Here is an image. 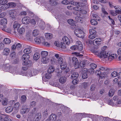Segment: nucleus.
Instances as JSON below:
<instances>
[{
    "label": "nucleus",
    "instance_id": "obj_4",
    "mask_svg": "<svg viewBox=\"0 0 121 121\" xmlns=\"http://www.w3.org/2000/svg\"><path fill=\"white\" fill-rule=\"evenodd\" d=\"M18 13L19 12L17 9L11 10L9 12L11 16L13 18H15L16 16Z\"/></svg>",
    "mask_w": 121,
    "mask_h": 121
},
{
    "label": "nucleus",
    "instance_id": "obj_8",
    "mask_svg": "<svg viewBox=\"0 0 121 121\" xmlns=\"http://www.w3.org/2000/svg\"><path fill=\"white\" fill-rule=\"evenodd\" d=\"M44 39L42 37H36L35 39V42L37 43H42L44 41Z\"/></svg>",
    "mask_w": 121,
    "mask_h": 121
},
{
    "label": "nucleus",
    "instance_id": "obj_45",
    "mask_svg": "<svg viewBox=\"0 0 121 121\" xmlns=\"http://www.w3.org/2000/svg\"><path fill=\"white\" fill-rule=\"evenodd\" d=\"M88 82H84L82 84V86L84 88L86 89L88 86Z\"/></svg>",
    "mask_w": 121,
    "mask_h": 121
},
{
    "label": "nucleus",
    "instance_id": "obj_17",
    "mask_svg": "<svg viewBox=\"0 0 121 121\" xmlns=\"http://www.w3.org/2000/svg\"><path fill=\"white\" fill-rule=\"evenodd\" d=\"M49 61V58L47 57L42 58L41 59V62L43 64H46L48 63Z\"/></svg>",
    "mask_w": 121,
    "mask_h": 121
},
{
    "label": "nucleus",
    "instance_id": "obj_5",
    "mask_svg": "<svg viewBox=\"0 0 121 121\" xmlns=\"http://www.w3.org/2000/svg\"><path fill=\"white\" fill-rule=\"evenodd\" d=\"M72 63L74 64V66L75 69L78 68V62L77 58L75 57H73L72 58Z\"/></svg>",
    "mask_w": 121,
    "mask_h": 121
},
{
    "label": "nucleus",
    "instance_id": "obj_1",
    "mask_svg": "<svg viewBox=\"0 0 121 121\" xmlns=\"http://www.w3.org/2000/svg\"><path fill=\"white\" fill-rule=\"evenodd\" d=\"M70 3L73 5H77L75 7V9L76 10L78 9V10H81V8H82V7H83L84 5V4L82 2H77L74 1H71Z\"/></svg>",
    "mask_w": 121,
    "mask_h": 121
},
{
    "label": "nucleus",
    "instance_id": "obj_42",
    "mask_svg": "<svg viewBox=\"0 0 121 121\" xmlns=\"http://www.w3.org/2000/svg\"><path fill=\"white\" fill-rule=\"evenodd\" d=\"M26 99V97L25 95H22L21 98V102L22 103H24Z\"/></svg>",
    "mask_w": 121,
    "mask_h": 121
},
{
    "label": "nucleus",
    "instance_id": "obj_3",
    "mask_svg": "<svg viewBox=\"0 0 121 121\" xmlns=\"http://www.w3.org/2000/svg\"><path fill=\"white\" fill-rule=\"evenodd\" d=\"M42 115L40 113H39L36 114L30 120V121H39L41 119Z\"/></svg>",
    "mask_w": 121,
    "mask_h": 121
},
{
    "label": "nucleus",
    "instance_id": "obj_7",
    "mask_svg": "<svg viewBox=\"0 0 121 121\" xmlns=\"http://www.w3.org/2000/svg\"><path fill=\"white\" fill-rule=\"evenodd\" d=\"M102 41V39L100 38L96 39L93 41V44L95 46H98L100 44L101 42Z\"/></svg>",
    "mask_w": 121,
    "mask_h": 121
},
{
    "label": "nucleus",
    "instance_id": "obj_49",
    "mask_svg": "<svg viewBox=\"0 0 121 121\" xmlns=\"http://www.w3.org/2000/svg\"><path fill=\"white\" fill-rule=\"evenodd\" d=\"M75 20L78 22H82V19L80 17L76 16L75 18Z\"/></svg>",
    "mask_w": 121,
    "mask_h": 121
},
{
    "label": "nucleus",
    "instance_id": "obj_43",
    "mask_svg": "<svg viewBox=\"0 0 121 121\" xmlns=\"http://www.w3.org/2000/svg\"><path fill=\"white\" fill-rule=\"evenodd\" d=\"M2 29V30L8 33H10L11 32V30L10 29L7 28L6 26H4V27Z\"/></svg>",
    "mask_w": 121,
    "mask_h": 121
},
{
    "label": "nucleus",
    "instance_id": "obj_47",
    "mask_svg": "<svg viewBox=\"0 0 121 121\" xmlns=\"http://www.w3.org/2000/svg\"><path fill=\"white\" fill-rule=\"evenodd\" d=\"M65 43H63V42H61L60 44L59 47H60L63 49H64L66 48V47L65 46Z\"/></svg>",
    "mask_w": 121,
    "mask_h": 121
},
{
    "label": "nucleus",
    "instance_id": "obj_51",
    "mask_svg": "<svg viewBox=\"0 0 121 121\" xmlns=\"http://www.w3.org/2000/svg\"><path fill=\"white\" fill-rule=\"evenodd\" d=\"M107 74L105 73H101L99 75V77H100L101 78H103L106 77Z\"/></svg>",
    "mask_w": 121,
    "mask_h": 121
},
{
    "label": "nucleus",
    "instance_id": "obj_35",
    "mask_svg": "<svg viewBox=\"0 0 121 121\" xmlns=\"http://www.w3.org/2000/svg\"><path fill=\"white\" fill-rule=\"evenodd\" d=\"M55 69L53 66H50L48 69V71L50 73H52L54 72Z\"/></svg>",
    "mask_w": 121,
    "mask_h": 121
},
{
    "label": "nucleus",
    "instance_id": "obj_38",
    "mask_svg": "<svg viewBox=\"0 0 121 121\" xmlns=\"http://www.w3.org/2000/svg\"><path fill=\"white\" fill-rule=\"evenodd\" d=\"M114 90L113 89H111L108 93V95L109 96H112L114 95Z\"/></svg>",
    "mask_w": 121,
    "mask_h": 121
},
{
    "label": "nucleus",
    "instance_id": "obj_63",
    "mask_svg": "<svg viewBox=\"0 0 121 121\" xmlns=\"http://www.w3.org/2000/svg\"><path fill=\"white\" fill-rule=\"evenodd\" d=\"M30 62L28 60H24L22 63V65H26L28 64V62Z\"/></svg>",
    "mask_w": 121,
    "mask_h": 121
},
{
    "label": "nucleus",
    "instance_id": "obj_32",
    "mask_svg": "<svg viewBox=\"0 0 121 121\" xmlns=\"http://www.w3.org/2000/svg\"><path fill=\"white\" fill-rule=\"evenodd\" d=\"M78 68L80 67H83L85 65V62L83 61H81L79 63H78Z\"/></svg>",
    "mask_w": 121,
    "mask_h": 121
},
{
    "label": "nucleus",
    "instance_id": "obj_13",
    "mask_svg": "<svg viewBox=\"0 0 121 121\" xmlns=\"http://www.w3.org/2000/svg\"><path fill=\"white\" fill-rule=\"evenodd\" d=\"M7 20L5 18H4L1 19L0 21V24L3 26V27H4V26H6V25L7 23Z\"/></svg>",
    "mask_w": 121,
    "mask_h": 121
},
{
    "label": "nucleus",
    "instance_id": "obj_18",
    "mask_svg": "<svg viewBox=\"0 0 121 121\" xmlns=\"http://www.w3.org/2000/svg\"><path fill=\"white\" fill-rule=\"evenodd\" d=\"M20 104L19 103H15L13 106V108L15 110V112H17L18 111V109L20 107Z\"/></svg>",
    "mask_w": 121,
    "mask_h": 121
},
{
    "label": "nucleus",
    "instance_id": "obj_20",
    "mask_svg": "<svg viewBox=\"0 0 121 121\" xmlns=\"http://www.w3.org/2000/svg\"><path fill=\"white\" fill-rule=\"evenodd\" d=\"M40 56V53L38 52H36L34 55L33 58L35 60H37L39 58Z\"/></svg>",
    "mask_w": 121,
    "mask_h": 121
},
{
    "label": "nucleus",
    "instance_id": "obj_40",
    "mask_svg": "<svg viewBox=\"0 0 121 121\" xmlns=\"http://www.w3.org/2000/svg\"><path fill=\"white\" fill-rule=\"evenodd\" d=\"M68 23L72 25H73L75 24V21L71 19H70L68 20Z\"/></svg>",
    "mask_w": 121,
    "mask_h": 121
},
{
    "label": "nucleus",
    "instance_id": "obj_39",
    "mask_svg": "<svg viewBox=\"0 0 121 121\" xmlns=\"http://www.w3.org/2000/svg\"><path fill=\"white\" fill-rule=\"evenodd\" d=\"M51 73H50L48 72L45 75V78L47 79H49L52 76V75L51 74Z\"/></svg>",
    "mask_w": 121,
    "mask_h": 121
},
{
    "label": "nucleus",
    "instance_id": "obj_58",
    "mask_svg": "<svg viewBox=\"0 0 121 121\" xmlns=\"http://www.w3.org/2000/svg\"><path fill=\"white\" fill-rule=\"evenodd\" d=\"M78 81L76 78H74L72 81V83L74 85L78 83Z\"/></svg>",
    "mask_w": 121,
    "mask_h": 121
},
{
    "label": "nucleus",
    "instance_id": "obj_55",
    "mask_svg": "<svg viewBox=\"0 0 121 121\" xmlns=\"http://www.w3.org/2000/svg\"><path fill=\"white\" fill-rule=\"evenodd\" d=\"M42 43L43 45L46 47H49L50 45V43L48 42H45L44 40V41Z\"/></svg>",
    "mask_w": 121,
    "mask_h": 121
},
{
    "label": "nucleus",
    "instance_id": "obj_22",
    "mask_svg": "<svg viewBox=\"0 0 121 121\" xmlns=\"http://www.w3.org/2000/svg\"><path fill=\"white\" fill-rule=\"evenodd\" d=\"M66 78L65 77H60L59 79V82L62 84L65 83L66 81Z\"/></svg>",
    "mask_w": 121,
    "mask_h": 121
},
{
    "label": "nucleus",
    "instance_id": "obj_19",
    "mask_svg": "<svg viewBox=\"0 0 121 121\" xmlns=\"http://www.w3.org/2000/svg\"><path fill=\"white\" fill-rule=\"evenodd\" d=\"M56 116L54 114H52L50 115L49 117L50 121H55L56 119Z\"/></svg>",
    "mask_w": 121,
    "mask_h": 121
},
{
    "label": "nucleus",
    "instance_id": "obj_62",
    "mask_svg": "<svg viewBox=\"0 0 121 121\" xmlns=\"http://www.w3.org/2000/svg\"><path fill=\"white\" fill-rule=\"evenodd\" d=\"M8 1V0H2L1 2L0 3V4L1 5L6 4Z\"/></svg>",
    "mask_w": 121,
    "mask_h": 121
},
{
    "label": "nucleus",
    "instance_id": "obj_64",
    "mask_svg": "<svg viewBox=\"0 0 121 121\" xmlns=\"http://www.w3.org/2000/svg\"><path fill=\"white\" fill-rule=\"evenodd\" d=\"M30 22L32 24L34 25H35L36 23V20L34 19H32L30 20Z\"/></svg>",
    "mask_w": 121,
    "mask_h": 121
},
{
    "label": "nucleus",
    "instance_id": "obj_34",
    "mask_svg": "<svg viewBox=\"0 0 121 121\" xmlns=\"http://www.w3.org/2000/svg\"><path fill=\"white\" fill-rule=\"evenodd\" d=\"M67 65L66 64L65 62H64L60 65V67L62 69H65Z\"/></svg>",
    "mask_w": 121,
    "mask_h": 121
},
{
    "label": "nucleus",
    "instance_id": "obj_14",
    "mask_svg": "<svg viewBox=\"0 0 121 121\" xmlns=\"http://www.w3.org/2000/svg\"><path fill=\"white\" fill-rule=\"evenodd\" d=\"M25 26H24L20 28L17 29L18 32L20 34H22L25 32Z\"/></svg>",
    "mask_w": 121,
    "mask_h": 121
},
{
    "label": "nucleus",
    "instance_id": "obj_50",
    "mask_svg": "<svg viewBox=\"0 0 121 121\" xmlns=\"http://www.w3.org/2000/svg\"><path fill=\"white\" fill-rule=\"evenodd\" d=\"M78 45H74L70 47V48L72 50H75L78 49Z\"/></svg>",
    "mask_w": 121,
    "mask_h": 121
},
{
    "label": "nucleus",
    "instance_id": "obj_56",
    "mask_svg": "<svg viewBox=\"0 0 121 121\" xmlns=\"http://www.w3.org/2000/svg\"><path fill=\"white\" fill-rule=\"evenodd\" d=\"M90 67L93 69H95L97 67V65L94 63L91 64L90 65Z\"/></svg>",
    "mask_w": 121,
    "mask_h": 121
},
{
    "label": "nucleus",
    "instance_id": "obj_6",
    "mask_svg": "<svg viewBox=\"0 0 121 121\" xmlns=\"http://www.w3.org/2000/svg\"><path fill=\"white\" fill-rule=\"evenodd\" d=\"M22 23L24 24H27L30 22V18L28 17H24L22 19Z\"/></svg>",
    "mask_w": 121,
    "mask_h": 121
},
{
    "label": "nucleus",
    "instance_id": "obj_30",
    "mask_svg": "<svg viewBox=\"0 0 121 121\" xmlns=\"http://www.w3.org/2000/svg\"><path fill=\"white\" fill-rule=\"evenodd\" d=\"M20 25L18 22L15 21L13 23V27L14 28H18L20 27Z\"/></svg>",
    "mask_w": 121,
    "mask_h": 121
},
{
    "label": "nucleus",
    "instance_id": "obj_53",
    "mask_svg": "<svg viewBox=\"0 0 121 121\" xmlns=\"http://www.w3.org/2000/svg\"><path fill=\"white\" fill-rule=\"evenodd\" d=\"M89 32L90 34L96 35V31L94 30L93 29H90L89 30Z\"/></svg>",
    "mask_w": 121,
    "mask_h": 121
},
{
    "label": "nucleus",
    "instance_id": "obj_27",
    "mask_svg": "<svg viewBox=\"0 0 121 121\" xmlns=\"http://www.w3.org/2000/svg\"><path fill=\"white\" fill-rule=\"evenodd\" d=\"M45 36L46 38L48 39H50L52 37V35L50 33H46L45 34Z\"/></svg>",
    "mask_w": 121,
    "mask_h": 121
},
{
    "label": "nucleus",
    "instance_id": "obj_31",
    "mask_svg": "<svg viewBox=\"0 0 121 121\" xmlns=\"http://www.w3.org/2000/svg\"><path fill=\"white\" fill-rule=\"evenodd\" d=\"M2 5V6H1L0 7V9L1 11L5 10L8 8L7 4H6L3 5Z\"/></svg>",
    "mask_w": 121,
    "mask_h": 121
},
{
    "label": "nucleus",
    "instance_id": "obj_59",
    "mask_svg": "<svg viewBox=\"0 0 121 121\" xmlns=\"http://www.w3.org/2000/svg\"><path fill=\"white\" fill-rule=\"evenodd\" d=\"M111 75L112 77H115L117 76V72L116 71H114L112 72L111 74Z\"/></svg>",
    "mask_w": 121,
    "mask_h": 121
},
{
    "label": "nucleus",
    "instance_id": "obj_28",
    "mask_svg": "<svg viewBox=\"0 0 121 121\" xmlns=\"http://www.w3.org/2000/svg\"><path fill=\"white\" fill-rule=\"evenodd\" d=\"M64 61L63 59L60 57H59L57 60V62H56V64H61Z\"/></svg>",
    "mask_w": 121,
    "mask_h": 121
},
{
    "label": "nucleus",
    "instance_id": "obj_54",
    "mask_svg": "<svg viewBox=\"0 0 121 121\" xmlns=\"http://www.w3.org/2000/svg\"><path fill=\"white\" fill-rule=\"evenodd\" d=\"M2 102L3 105H7L8 104V101L6 99V98H4Z\"/></svg>",
    "mask_w": 121,
    "mask_h": 121
},
{
    "label": "nucleus",
    "instance_id": "obj_57",
    "mask_svg": "<svg viewBox=\"0 0 121 121\" xmlns=\"http://www.w3.org/2000/svg\"><path fill=\"white\" fill-rule=\"evenodd\" d=\"M48 115V112L46 110L43 113V116L44 118H46Z\"/></svg>",
    "mask_w": 121,
    "mask_h": 121
},
{
    "label": "nucleus",
    "instance_id": "obj_29",
    "mask_svg": "<svg viewBox=\"0 0 121 121\" xmlns=\"http://www.w3.org/2000/svg\"><path fill=\"white\" fill-rule=\"evenodd\" d=\"M8 8L9 7H14L16 6V4L14 2H10L7 4Z\"/></svg>",
    "mask_w": 121,
    "mask_h": 121
},
{
    "label": "nucleus",
    "instance_id": "obj_26",
    "mask_svg": "<svg viewBox=\"0 0 121 121\" xmlns=\"http://www.w3.org/2000/svg\"><path fill=\"white\" fill-rule=\"evenodd\" d=\"M31 52V48H25L24 50V52L25 54L27 55H28V54L30 53Z\"/></svg>",
    "mask_w": 121,
    "mask_h": 121
},
{
    "label": "nucleus",
    "instance_id": "obj_11",
    "mask_svg": "<svg viewBox=\"0 0 121 121\" xmlns=\"http://www.w3.org/2000/svg\"><path fill=\"white\" fill-rule=\"evenodd\" d=\"M62 42L69 45L70 43V40L66 36L64 37L62 39Z\"/></svg>",
    "mask_w": 121,
    "mask_h": 121
},
{
    "label": "nucleus",
    "instance_id": "obj_61",
    "mask_svg": "<svg viewBox=\"0 0 121 121\" xmlns=\"http://www.w3.org/2000/svg\"><path fill=\"white\" fill-rule=\"evenodd\" d=\"M26 37L27 40H30V33H26Z\"/></svg>",
    "mask_w": 121,
    "mask_h": 121
},
{
    "label": "nucleus",
    "instance_id": "obj_52",
    "mask_svg": "<svg viewBox=\"0 0 121 121\" xmlns=\"http://www.w3.org/2000/svg\"><path fill=\"white\" fill-rule=\"evenodd\" d=\"M51 61L52 64H56L57 60L54 58H52L51 60Z\"/></svg>",
    "mask_w": 121,
    "mask_h": 121
},
{
    "label": "nucleus",
    "instance_id": "obj_41",
    "mask_svg": "<svg viewBox=\"0 0 121 121\" xmlns=\"http://www.w3.org/2000/svg\"><path fill=\"white\" fill-rule=\"evenodd\" d=\"M26 55L25 54L23 55L22 57V59H23L24 60H28L29 58V56L27 54Z\"/></svg>",
    "mask_w": 121,
    "mask_h": 121
},
{
    "label": "nucleus",
    "instance_id": "obj_48",
    "mask_svg": "<svg viewBox=\"0 0 121 121\" xmlns=\"http://www.w3.org/2000/svg\"><path fill=\"white\" fill-rule=\"evenodd\" d=\"M39 25L42 29V30L44 29L45 26V24L44 22H42L41 23L39 24Z\"/></svg>",
    "mask_w": 121,
    "mask_h": 121
},
{
    "label": "nucleus",
    "instance_id": "obj_16",
    "mask_svg": "<svg viewBox=\"0 0 121 121\" xmlns=\"http://www.w3.org/2000/svg\"><path fill=\"white\" fill-rule=\"evenodd\" d=\"M10 52V50L9 48H5L3 50L2 52V54L7 56L8 55Z\"/></svg>",
    "mask_w": 121,
    "mask_h": 121
},
{
    "label": "nucleus",
    "instance_id": "obj_36",
    "mask_svg": "<svg viewBox=\"0 0 121 121\" xmlns=\"http://www.w3.org/2000/svg\"><path fill=\"white\" fill-rule=\"evenodd\" d=\"M3 41L4 43L6 44H9L11 42L10 40L8 38L5 39Z\"/></svg>",
    "mask_w": 121,
    "mask_h": 121
},
{
    "label": "nucleus",
    "instance_id": "obj_24",
    "mask_svg": "<svg viewBox=\"0 0 121 121\" xmlns=\"http://www.w3.org/2000/svg\"><path fill=\"white\" fill-rule=\"evenodd\" d=\"M48 54L47 52L45 51H42L41 53V56L42 58L47 57Z\"/></svg>",
    "mask_w": 121,
    "mask_h": 121
},
{
    "label": "nucleus",
    "instance_id": "obj_12",
    "mask_svg": "<svg viewBox=\"0 0 121 121\" xmlns=\"http://www.w3.org/2000/svg\"><path fill=\"white\" fill-rule=\"evenodd\" d=\"M88 70L87 69H84L83 71V73L82 76V78L84 79L88 77L87 72Z\"/></svg>",
    "mask_w": 121,
    "mask_h": 121
},
{
    "label": "nucleus",
    "instance_id": "obj_46",
    "mask_svg": "<svg viewBox=\"0 0 121 121\" xmlns=\"http://www.w3.org/2000/svg\"><path fill=\"white\" fill-rule=\"evenodd\" d=\"M85 7V4H84V5L83 6V7H82V8L81 9V10H78V9H77V11H80L81 12V13L83 14H85L86 13V11L84 10L83 9Z\"/></svg>",
    "mask_w": 121,
    "mask_h": 121
},
{
    "label": "nucleus",
    "instance_id": "obj_23",
    "mask_svg": "<svg viewBox=\"0 0 121 121\" xmlns=\"http://www.w3.org/2000/svg\"><path fill=\"white\" fill-rule=\"evenodd\" d=\"M13 108L12 106L8 107L5 109V112L8 113L11 112L13 110Z\"/></svg>",
    "mask_w": 121,
    "mask_h": 121
},
{
    "label": "nucleus",
    "instance_id": "obj_60",
    "mask_svg": "<svg viewBox=\"0 0 121 121\" xmlns=\"http://www.w3.org/2000/svg\"><path fill=\"white\" fill-rule=\"evenodd\" d=\"M96 36V35L90 34V35L89 36V38L90 39H93L95 38Z\"/></svg>",
    "mask_w": 121,
    "mask_h": 121
},
{
    "label": "nucleus",
    "instance_id": "obj_44",
    "mask_svg": "<svg viewBox=\"0 0 121 121\" xmlns=\"http://www.w3.org/2000/svg\"><path fill=\"white\" fill-rule=\"evenodd\" d=\"M91 25L95 26L97 25L98 23L94 19H91Z\"/></svg>",
    "mask_w": 121,
    "mask_h": 121
},
{
    "label": "nucleus",
    "instance_id": "obj_25",
    "mask_svg": "<svg viewBox=\"0 0 121 121\" xmlns=\"http://www.w3.org/2000/svg\"><path fill=\"white\" fill-rule=\"evenodd\" d=\"M99 55L101 57L104 58H107V56H108V55H107V53H105L104 51L103 52H100Z\"/></svg>",
    "mask_w": 121,
    "mask_h": 121
},
{
    "label": "nucleus",
    "instance_id": "obj_21",
    "mask_svg": "<svg viewBox=\"0 0 121 121\" xmlns=\"http://www.w3.org/2000/svg\"><path fill=\"white\" fill-rule=\"evenodd\" d=\"M77 45H78V50H81L83 49L81 41H78L76 42Z\"/></svg>",
    "mask_w": 121,
    "mask_h": 121
},
{
    "label": "nucleus",
    "instance_id": "obj_33",
    "mask_svg": "<svg viewBox=\"0 0 121 121\" xmlns=\"http://www.w3.org/2000/svg\"><path fill=\"white\" fill-rule=\"evenodd\" d=\"M39 31L37 29L34 30L33 32V36H37L39 34Z\"/></svg>",
    "mask_w": 121,
    "mask_h": 121
},
{
    "label": "nucleus",
    "instance_id": "obj_37",
    "mask_svg": "<svg viewBox=\"0 0 121 121\" xmlns=\"http://www.w3.org/2000/svg\"><path fill=\"white\" fill-rule=\"evenodd\" d=\"M79 75L77 73H74L71 75L72 78H77L78 77Z\"/></svg>",
    "mask_w": 121,
    "mask_h": 121
},
{
    "label": "nucleus",
    "instance_id": "obj_2",
    "mask_svg": "<svg viewBox=\"0 0 121 121\" xmlns=\"http://www.w3.org/2000/svg\"><path fill=\"white\" fill-rule=\"evenodd\" d=\"M74 32L76 35L78 37L82 38L84 36L83 31L78 28L76 29L75 30Z\"/></svg>",
    "mask_w": 121,
    "mask_h": 121
},
{
    "label": "nucleus",
    "instance_id": "obj_9",
    "mask_svg": "<svg viewBox=\"0 0 121 121\" xmlns=\"http://www.w3.org/2000/svg\"><path fill=\"white\" fill-rule=\"evenodd\" d=\"M35 70H33L28 71L27 73V75L29 77H31L32 76H34L36 74Z\"/></svg>",
    "mask_w": 121,
    "mask_h": 121
},
{
    "label": "nucleus",
    "instance_id": "obj_15",
    "mask_svg": "<svg viewBox=\"0 0 121 121\" xmlns=\"http://www.w3.org/2000/svg\"><path fill=\"white\" fill-rule=\"evenodd\" d=\"M30 111V109L28 108H25L22 109L20 110L21 113L23 114L26 113H27Z\"/></svg>",
    "mask_w": 121,
    "mask_h": 121
},
{
    "label": "nucleus",
    "instance_id": "obj_10",
    "mask_svg": "<svg viewBox=\"0 0 121 121\" xmlns=\"http://www.w3.org/2000/svg\"><path fill=\"white\" fill-rule=\"evenodd\" d=\"M107 54L108 56H107V58H106L108 60L110 61L113 60L117 57V55L116 54H113L110 55L108 53H107Z\"/></svg>",
    "mask_w": 121,
    "mask_h": 121
}]
</instances>
